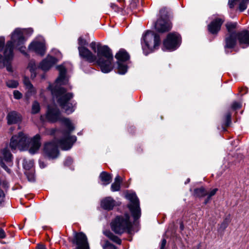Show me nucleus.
Here are the masks:
<instances>
[{
    "mask_svg": "<svg viewBox=\"0 0 249 249\" xmlns=\"http://www.w3.org/2000/svg\"><path fill=\"white\" fill-rule=\"evenodd\" d=\"M228 221L226 220H225L220 226V229H225L228 226Z\"/></svg>",
    "mask_w": 249,
    "mask_h": 249,
    "instance_id": "09e8293b",
    "label": "nucleus"
},
{
    "mask_svg": "<svg viewBox=\"0 0 249 249\" xmlns=\"http://www.w3.org/2000/svg\"><path fill=\"white\" fill-rule=\"evenodd\" d=\"M115 58L120 61H125L129 59V55L124 50L121 49L116 54Z\"/></svg>",
    "mask_w": 249,
    "mask_h": 249,
    "instance_id": "4be33fe9",
    "label": "nucleus"
},
{
    "mask_svg": "<svg viewBox=\"0 0 249 249\" xmlns=\"http://www.w3.org/2000/svg\"><path fill=\"white\" fill-rule=\"evenodd\" d=\"M103 249H116V247L108 241H106L104 245H103Z\"/></svg>",
    "mask_w": 249,
    "mask_h": 249,
    "instance_id": "4c0bfd02",
    "label": "nucleus"
},
{
    "mask_svg": "<svg viewBox=\"0 0 249 249\" xmlns=\"http://www.w3.org/2000/svg\"><path fill=\"white\" fill-rule=\"evenodd\" d=\"M7 70L8 71H12L11 68L10 67H9V66H8V67H7Z\"/></svg>",
    "mask_w": 249,
    "mask_h": 249,
    "instance_id": "680f3d73",
    "label": "nucleus"
},
{
    "mask_svg": "<svg viewBox=\"0 0 249 249\" xmlns=\"http://www.w3.org/2000/svg\"><path fill=\"white\" fill-rule=\"evenodd\" d=\"M14 96L15 99H19L22 97V94L19 91L15 90L14 91Z\"/></svg>",
    "mask_w": 249,
    "mask_h": 249,
    "instance_id": "37998d69",
    "label": "nucleus"
},
{
    "mask_svg": "<svg viewBox=\"0 0 249 249\" xmlns=\"http://www.w3.org/2000/svg\"><path fill=\"white\" fill-rule=\"evenodd\" d=\"M18 85V83L15 81H8L7 82V86L9 88H15Z\"/></svg>",
    "mask_w": 249,
    "mask_h": 249,
    "instance_id": "58836bf2",
    "label": "nucleus"
},
{
    "mask_svg": "<svg viewBox=\"0 0 249 249\" xmlns=\"http://www.w3.org/2000/svg\"><path fill=\"white\" fill-rule=\"evenodd\" d=\"M28 68L29 69L31 73L34 72L36 69L35 62L33 61H31L29 63Z\"/></svg>",
    "mask_w": 249,
    "mask_h": 249,
    "instance_id": "473e14b6",
    "label": "nucleus"
},
{
    "mask_svg": "<svg viewBox=\"0 0 249 249\" xmlns=\"http://www.w3.org/2000/svg\"><path fill=\"white\" fill-rule=\"evenodd\" d=\"M3 60V58L2 57V56L0 54V64L2 63V61Z\"/></svg>",
    "mask_w": 249,
    "mask_h": 249,
    "instance_id": "bf43d9fd",
    "label": "nucleus"
},
{
    "mask_svg": "<svg viewBox=\"0 0 249 249\" xmlns=\"http://www.w3.org/2000/svg\"><path fill=\"white\" fill-rule=\"evenodd\" d=\"M249 3V0H242L239 3V9L240 12L246 10L247 8V4Z\"/></svg>",
    "mask_w": 249,
    "mask_h": 249,
    "instance_id": "c85d7f7f",
    "label": "nucleus"
},
{
    "mask_svg": "<svg viewBox=\"0 0 249 249\" xmlns=\"http://www.w3.org/2000/svg\"><path fill=\"white\" fill-rule=\"evenodd\" d=\"M57 69L59 71L58 77L56 80V82L60 85H65L68 82V79L66 77V69L63 65L57 66Z\"/></svg>",
    "mask_w": 249,
    "mask_h": 249,
    "instance_id": "6ab92c4d",
    "label": "nucleus"
},
{
    "mask_svg": "<svg viewBox=\"0 0 249 249\" xmlns=\"http://www.w3.org/2000/svg\"><path fill=\"white\" fill-rule=\"evenodd\" d=\"M99 178L102 182V185L106 186L111 182L112 176L106 172H102L99 176Z\"/></svg>",
    "mask_w": 249,
    "mask_h": 249,
    "instance_id": "412c9836",
    "label": "nucleus"
},
{
    "mask_svg": "<svg viewBox=\"0 0 249 249\" xmlns=\"http://www.w3.org/2000/svg\"><path fill=\"white\" fill-rule=\"evenodd\" d=\"M25 174L29 181H34L35 180L34 174L33 171H26Z\"/></svg>",
    "mask_w": 249,
    "mask_h": 249,
    "instance_id": "7c9ffc66",
    "label": "nucleus"
},
{
    "mask_svg": "<svg viewBox=\"0 0 249 249\" xmlns=\"http://www.w3.org/2000/svg\"><path fill=\"white\" fill-rule=\"evenodd\" d=\"M37 248L38 249H46L42 245H38Z\"/></svg>",
    "mask_w": 249,
    "mask_h": 249,
    "instance_id": "4d7b16f0",
    "label": "nucleus"
},
{
    "mask_svg": "<svg viewBox=\"0 0 249 249\" xmlns=\"http://www.w3.org/2000/svg\"><path fill=\"white\" fill-rule=\"evenodd\" d=\"M25 30L19 28L16 29L11 35V40L8 41L5 47L4 55L7 60L11 59L13 56L14 44L23 53L25 54V47L23 46L25 39L23 36Z\"/></svg>",
    "mask_w": 249,
    "mask_h": 249,
    "instance_id": "39448f33",
    "label": "nucleus"
},
{
    "mask_svg": "<svg viewBox=\"0 0 249 249\" xmlns=\"http://www.w3.org/2000/svg\"><path fill=\"white\" fill-rule=\"evenodd\" d=\"M78 50L80 57L89 63L95 61L102 72L108 73L112 70L113 55L111 50L107 46H102L98 43L96 55L85 47H78Z\"/></svg>",
    "mask_w": 249,
    "mask_h": 249,
    "instance_id": "f257e3e1",
    "label": "nucleus"
},
{
    "mask_svg": "<svg viewBox=\"0 0 249 249\" xmlns=\"http://www.w3.org/2000/svg\"><path fill=\"white\" fill-rule=\"evenodd\" d=\"M236 35L225 34L224 40V48L225 50L234 48L237 43Z\"/></svg>",
    "mask_w": 249,
    "mask_h": 249,
    "instance_id": "4468645a",
    "label": "nucleus"
},
{
    "mask_svg": "<svg viewBox=\"0 0 249 249\" xmlns=\"http://www.w3.org/2000/svg\"><path fill=\"white\" fill-rule=\"evenodd\" d=\"M5 43V39L3 37H0V52H1L3 48Z\"/></svg>",
    "mask_w": 249,
    "mask_h": 249,
    "instance_id": "a18cd8bd",
    "label": "nucleus"
},
{
    "mask_svg": "<svg viewBox=\"0 0 249 249\" xmlns=\"http://www.w3.org/2000/svg\"><path fill=\"white\" fill-rule=\"evenodd\" d=\"M40 136L36 134L32 139L29 138L22 132L12 137L10 147L12 150L18 149L21 151L28 150L31 154H35L38 151L40 146Z\"/></svg>",
    "mask_w": 249,
    "mask_h": 249,
    "instance_id": "f03ea898",
    "label": "nucleus"
},
{
    "mask_svg": "<svg viewBox=\"0 0 249 249\" xmlns=\"http://www.w3.org/2000/svg\"><path fill=\"white\" fill-rule=\"evenodd\" d=\"M23 83L25 86L26 89L28 90V92H29L31 95L36 93V89L34 87L28 77H24L23 79Z\"/></svg>",
    "mask_w": 249,
    "mask_h": 249,
    "instance_id": "5701e85b",
    "label": "nucleus"
},
{
    "mask_svg": "<svg viewBox=\"0 0 249 249\" xmlns=\"http://www.w3.org/2000/svg\"><path fill=\"white\" fill-rule=\"evenodd\" d=\"M6 119L9 125L18 124L21 121V115L16 111H11L8 113Z\"/></svg>",
    "mask_w": 249,
    "mask_h": 249,
    "instance_id": "dca6fc26",
    "label": "nucleus"
},
{
    "mask_svg": "<svg viewBox=\"0 0 249 249\" xmlns=\"http://www.w3.org/2000/svg\"><path fill=\"white\" fill-rule=\"evenodd\" d=\"M224 20L220 18H217L213 20L208 25V31L212 34L216 35L221 29V26Z\"/></svg>",
    "mask_w": 249,
    "mask_h": 249,
    "instance_id": "2eb2a0df",
    "label": "nucleus"
},
{
    "mask_svg": "<svg viewBox=\"0 0 249 249\" xmlns=\"http://www.w3.org/2000/svg\"><path fill=\"white\" fill-rule=\"evenodd\" d=\"M179 228H180V231H182L183 230L184 228L183 222L181 221H179Z\"/></svg>",
    "mask_w": 249,
    "mask_h": 249,
    "instance_id": "603ef678",
    "label": "nucleus"
},
{
    "mask_svg": "<svg viewBox=\"0 0 249 249\" xmlns=\"http://www.w3.org/2000/svg\"><path fill=\"white\" fill-rule=\"evenodd\" d=\"M118 73L121 74H124L127 71V66L122 64L121 62L118 63Z\"/></svg>",
    "mask_w": 249,
    "mask_h": 249,
    "instance_id": "cd10ccee",
    "label": "nucleus"
},
{
    "mask_svg": "<svg viewBox=\"0 0 249 249\" xmlns=\"http://www.w3.org/2000/svg\"><path fill=\"white\" fill-rule=\"evenodd\" d=\"M167 13L165 8L160 9V18L158 19L155 23V28L158 32L163 33L171 30L172 27L171 22L167 18H163V17L167 16Z\"/></svg>",
    "mask_w": 249,
    "mask_h": 249,
    "instance_id": "6e6552de",
    "label": "nucleus"
},
{
    "mask_svg": "<svg viewBox=\"0 0 249 249\" xmlns=\"http://www.w3.org/2000/svg\"><path fill=\"white\" fill-rule=\"evenodd\" d=\"M166 244V240L165 239H162L160 249H164Z\"/></svg>",
    "mask_w": 249,
    "mask_h": 249,
    "instance_id": "3c124183",
    "label": "nucleus"
},
{
    "mask_svg": "<svg viewBox=\"0 0 249 249\" xmlns=\"http://www.w3.org/2000/svg\"><path fill=\"white\" fill-rule=\"evenodd\" d=\"M73 162V160L71 158L68 157L66 159L64 164L65 166H70Z\"/></svg>",
    "mask_w": 249,
    "mask_h": 249,
    "instance_id": "79ce46f5",
    "label": "nucleus"
},
{
    "mask_svg": "<svg viewBox=\"0 0 249 249\" xmlns=\"http://www.w3.org/2000/svg\"><path fill=\"white\" fill-rule=\"evenodd\" d=\"M48 89L51 91L53 96L56 97L58 104L66 113L70 114L74 111V106L71 102L73 97L72 93L67 92L65 88L56 86L53 88L50 85Z\"/></svg>",
    "mask_w": 249,
    "mask_h": 249,
    "instance_id": "20e7f679",
    "label": "nucleus"
},
{
    "mask_svg": "<svg viewBox=\"0 0 249 249\" xmlns=\"http://www.w3.org/2000/svg\"><path fill=\"white\" fill-rule=\"evenodd\" d=\"M115 201L111 197H107L101 201V206L106 210H112L115 206Z\"/></svg>",
    "mask_w": 249,
    "mask_h": 249,
    "instance_id": "aec40b11",
    "label": "nucleus"
},
{
    "mask_svg": "<svg viewBox=\"0 0 249 249\" xmlns=\"http://www.w3.org/2000/svg\"><path fill=\"white\" fill-rule=\"evenodd\" d=\"M237 25V24L236 22H227L225 25L228 31V33L226 34L237 35V32H236L235 31Z\"/></svg>",
    "mask_w": 249,
    "mask_h": 249,
    "instance_id": "b1692460",
    "label": "nucleus"
},
{
    "mask_svg": "<svg viewBox=\"0 0 249 249\" xmlns=\"http://www.w3.org/2000/svg\"><path fill=\"white\" fill-rule=\"evenodd\" d=\"M5 231L1 228H0V233H5Z\"/></svg>",
    "mask_w": 249,
    "mask_h": 249,
    "instance_id": "13d9d810",
    "label": "nucleus"
},
{
    "mask_svg": "<svg viewBox=\"0 0 249 249\" xmlns=\"http://www.w3.org/2000/svg\"><path fill=\"white\" fill-rule=\"evenodd\" d=\"M143 39L145 46L151 51L158 48L160 43V36L153 31H147Z\"/></svg>",
    "mask_w": 249,
    "mask_h": 249,
    "instance_id": "1a4fd4ad",
    "label": "nucleus"
},
{
    "mask_svg": "<svg viewBox=\"0 0 249 249\" xmlns=\"http://www.w3.org/2000/svg\"><path fill=\"white\" fill-rule=\"evenodd\" d=\"M231 114L230 112H227L225 115V126H229L231 124Z\"/></svg>",
    "mask_w": 249,
    "mask_h": 249,
    "instance_id": "2f4dec72",
    "label": "nucleus"
},
{
    "mask_svg": "<svg viewBox=\"0 0 249 249\" xmlns=\"http://www.w3.org/2000/svg\"><path fill=\"white\" fill-rule=\"evenodd\" d=\"M34 163V161L32 160L24 159L22 164L23 168L28 171L33 167Z\"/></svg>",
    "mask_w": 249,
    "mask_h": 249,
    "instance_id": "a878e982",
    "label": "nucleus"
},
{
    "mask_svg": "<svg viewBox=\"0 0 249 249\" xmlns=\"http://www.w3.org/2000/svg\"><path fill=\"white\" fill-rule=\"evenodd\" d=\"M29 49L41 55H43L45 53L44 44L38 41L31 43L29 46Z\"/></svg>",
    "mask_w": 249,
    "mask_h": 249,
    "instance_id": "f3484780",
    "label": "nucleus"
},
{
    "mask_svg": "<svg viewBox=\"0 0 249 249\" xmlns=\"http://www.w3.org/2000/svg\"><path fill=\"white\" fill-rule=\"evenodd\" d=\"M39 165L41 168H44L45 167V165L44 162L41 161H39Z\"/></svg>",
    "mask_w": 249,
    "mask_h": 249,
    "instance_id": "5fc2aeb1",
    "label": "nucleus"
},
{
    "mask_svg": "<svg viewBox=\"0 0 249 249\" xmlns=\"http://www.w3.org/2000/svg\"><path fill=\"white\" fill-rule=\"evenodd\" d=\"M46 118L50 122L55 123L59 121L64 124L68 128V131L64 133H71L74 129V127L71 120L68 118L63 117L59 109L56 106H48Z\"/></svg>",
    "mask_w": 249,
    "mask_h": 249,
    "instance_id": "0eeeda50",
    "label": "nucleus"
},
{
    "mask_svg": "<svg viewBox=\"0 0 249 249\" xmlns=\"http://www.w3.org/2000/svg\"><path fill=\"white\" fill-rule=\"evenodd\" d=\"M176 228L175 223L172 222L169 224L167 232H171L172 233H175L176 231Z\"/></svg>",
    "mask_w": 249,
    "mask_h": 249,
    "instance_id": "c9c22d12",
    "label": "nucleus"
},
{
    "mask_svg": "<svg viewBox=\"0 0 249 249\" xmlns=\"http://www.w3.org/2000/svg\"><path fill=\"white\" fill-rule=\"evenodd\" d=\"M97 46L96 42H92L90 44L89 46L92 49V50L95 52L97 53Z\"/></svg>",
    "mask_w": 249,
    "mask_h": 249,
    "instance_id": "49530a36",
    "label": "nucleus"
},
{
    "mask_svg": "<svg viewBox=\"0 0 249 249\" xmlns=\"http://www.w3.org/2000/svg\"><path fill=\"white\" fill-rule=\"evenodd\" d=\"M5 195L3 191L0 188V203H1L4 199Z\"/></svg>",
    "mask_w": 249,
    "mask_h": 249,
    "instance_id": "de8ad7c7",
    "label": "nucleus"
},
{
    "mask_svg": "<svg viewBox=\"0 0 249 249\" xmlns=\"http://www.w3.org/2000/svg\"><path fill=\"white\" fill-rule=\"evenodd\" d=\"M120 189V184L113 182L111 185V190L112 192L118 191Z\"/></svg>",
    "mask_w": 249,
    "mask_h": 249,
    "instance_id": "e433bc0d",
    "label": "nucleus"
},
{
    "mask_svg": "<svg viewBox=\"0 0 249 249\" xmlns=\"http://www.w3.org/2000/svg\"><path fill=\"white\" fill-rule=\"evenodd\" d=\"M76 137L69 133H63V138L59 141L54 140L45 143L43 147L44 155L50 159L57 158L59 155L58 147L63 150H69L76 141Z\"/></svg>",
    "mask_w": 249,
    "mask_h": 249,
    "instance_id": "7ed1b4c3",
    "label": "nucleus"
},
{
    "mask_svg": "<svg viewBox=\"0 0 249 249\" xmlns=\"http://www.w3.org/2000/svg\"><path fill=\"white\" fill-rule=\"evenodd\" d=\"M78 43L79 45L78 47H85V46L88 45L87 41L82 37H79L78 39Z\"/></svg>",
    "mask_w": 249,
    "mask_h": 249,
    "instance_id": "72a5a7b5",
    "label": "nucleus"
},
{
    "mask_svg": "<svg viewBox=\"0 0 249 249\" xmlns=\"http://www.w3.org/2000/svg\"><path fill=\"white\" fill-rule=\"evenodd\" d=\"M75 233H78V232H76ZM79 233L82 234V233H83L81 232H79Z\"/></svg>",
    "mask_w": 249,
    "mask_h": 249,
    "instance_id": "0e129e2a",
    "label": "nucleus"
},
{
    "mask_svg": "<svg viewBox=\"0 0 249 249\" xmlns=\"http://www.w3.org/2000/svg\"><path fill=\"white\" fill-rule=\"evenodd\" d=\"M110 6L112 8V9L116 12H119L122 11L124 8V7L120 8L116 4L112 3H110Z\"/></svg>",
    "mask_w": 249,
    "mask_h": 249,
    "instance_id": "f704fd0d",
    "label": "nucleus"
},
{
    "mask_svg": "<svg viewBox=\"0 0 249 249\" xmlns=\"http://www.w3.org/2000/svg\"><path fill=\"white\" fill-rule=\"evenodd\" d=\"M190 182V179L189 178H188L187 181L185 182V184H186L187 183H188Z\"/></svg>",
    "mask_w": 249,
    "mask_h": 249,
    "instance_id": "e2e57ef3",
    "label": "nucleus"
},
{
    "mask_svg": "<svg viewBox=\"0 0 249 249\" xmlns=\"http://www.w3.org/2000/svg\"><path fill=\"white\" fill-rule=\"evenodd\" d=\"M57 62V59L51 56H48L40 64V68L43 71L49 70Z\"/></svg>",
    "mask_w": 249,
    "mask_h": 249,
    "instance_id": "a211bd4d",
    "label": "nucleus"
},
{
    "mask_svg": "<svg viewBox=\"0 0 249 249\" xmlns=\"http://www.w3.org/2000/svg\"><path fill=\"white\" fill-rule=\"evenodd\" d=\"M13 155L6 147L0 151V165L6 171L9 172L10 170L7 165H12Z\"/></svg>",
    "mask_w": 249,
    "mask_h": 249,
    "instance_id": "9b49d317",
    "label": "nucleus"
},
{
    "mask_svg": "<svg viewBox=\"0 0 249 249\" xmlns=\"http://www.w3.org/2000/svg\"><path fill=\"white\" fill-rule=\"evenodd\" d=\"M242 105L240 103L237 102H234L232 103L231 105V108L233 110H236L241 108Z\"/></svg>",
    "mask_w": 249,
    "mask_h": 249,
    "instance_id": "a19ab883",
    "label": "nucleus"
},
{
    "mask_svg": "<svg viewBox=\"0 0 249 249\" xmlns=\"http://www.w3.org/2000/svg\"><path fill=\"white\" fill-rule=\"evenodd\" d=\"M40 105L37 101H34L32 104L31 112L32 114H36L40 111Z\"/></svg>",
    "mask_w": 249,
    "mask_h": 249,
    "instance_id": "bb28decb",
    "label": "nucleus"
},
{
    "mask_svg": "<svg viewBox=\"0 0 249 249\" xmlns=\"http://www.w3.org/2000/svg\"><path fill=\"white\" fill-rule=\"evenodd\" d=\"M121 182H122V179H121V177H120L119 175H117L115 178L114 182H116L117 183L121 184Z\"/></svg>",
    "mask_w": 249,
    "mask_h": 249,
    "instance_id": "8fccbe9b",
    "label": "nucleus"
},
{
    "mask_svg": "<svg viewBox=\"0 0 249 249\" xmlns=\"http://www.w3.org/2000/svg\"><path fill=\"white\" fill-rule=\"evenodd\" d=\"M5 237V234H0V238H4Z\"/></svg>",
    "mask_w": 249,
    "mask_h": 249,
    "instance_id": "052dcab7",
    "label": "nucleus"
},
{
    "mask_svg": "<svg viewBox=\"0 0 249 249\" xmlns=\"http://www.w3.org/2000/svg\"><path fill=\"white\" fill-rule=\"evenodd\" d=\"M211 198H209V197L208 196L207 198L204 201V204H206L208 203V202L210 200Z\"/></svg>",
    "mask_w": 249,
    "mask_h": 249,
    "instance_id": "6e6d98bb",
    "label": "nucleus"
},
{
    "mask_svg": "<svg viewBox=\"0 0 249 249\" xmlns=\"http://www.w3.org/2000/svg\"><path fill=\"white\" fill-rule=\"evenodd\" d=\"M237 38L240 46L245 48L249 46V32L243 30L237 33Z\"/></svg>",
    "mask_w": 249,
    "mask_h": 249,
    "instance_id": "ddd939ff",
    "label": "nucleus"
},
{
    "mask_svg": "<svg viewBox=\"0 0 249 249\" xmlns=\"http://www.w3.org/2000/svg\"><path fill=\"white\" fill-rule=\"evenodd\" d=\"M107 237L118 244H121V239L116 234H107Z\"/></svg>",
    "mask_w": 249,
    "mask_h": 249,
    "instance_id": "c756f323",
    "label": "nucleus"
},
{
    "mask_svg": "<svg viewBox=\"0 0 249 249\" xmlns=\"http://www.w3.org/2000/svg\"><path fill=\"white\" fill-rule=\"evenodd\" d=\"M131 203L128 204L131 214L135 221L140 218L141 215V211L140 207V202L138 198L135 194L131 193L128 194L126 196Z\"/></svg>",
    "mask_w": 249,
    "mask_h": 249,
    "instance_id": "9d476101",
    "label": "nucleus"
},
{
    "mask_svg": "<svg viewBox=\"0 0 249 249\" xmlns=\"http://www.w3.org/2000/svg\"><path fill=\"white\" fill-rule=\"evenodd\" d=\"M111 230L115 233H131L137 232L134 230L131 222L130 221L129 214L125 213L124 215L117 216L110 223Z\"/></svg>",
    "mask_w": 249,
    "mask_h": 249,
    "instance_id": "423d86ee",
    "label": "nucleus"
},
{
    "mask_svg": "<svg viewBox=\"0 0 249 249\" xmlns=\"http://www.w3.org/2000/svg\"><path fill=\"white\" fill-rule=\"evenodd\" d=\"M208 192L205 188L201 187L194 189L193 195L195 197H202L207 195Z\"/></svg>",
    "mask_w": 249,
    "mask_h": 249,
    "instance_id": "393cba45",
    "label": "nucleus"
},
{
    "mask_svg": "<svg viewBox=\"0 0 249 249\" xmlns=\"http://www.w3.org/2000/svg\"><path fill=\"white\" fill-rule=\"evenodd\" d=\"M36 76V71H34V72L31 73V77L32 79H34Z\"/></svg>",
    "mask_w": 249,
    "mask_h": 249,
    "instance_id": "864d4df0",
    "label": "nucleus"
},
{
    "mask_svg": "<svg viewBox=\"0 0 249 249\" xmlns=\"http://www.w3.org/2000/svg\"><path fill=\"white\" fill-rule=\"evenodd\" d=\"M180 36L175 33L169 34L163 41L164 46L168 50H175L179 45Z\"/></svg>",
    "mask_w": 249,
    "mask_h": 249,
    "instance_id": "f8f14e48",
    "label": "nucleus"
},
{
    "mask_svg": "<svg viewBox=\"0 0 249 249\" xmlns=\"http://www.w3.org/2000/svg\"><path fill=\"white\" fill-rule=\"evenodd\" d=\"M217 191H218V189H217V188L213 189L210 192H209V193L208 192L207 196H208L209 197V198H211L212 196H213L216 194V193L217 192Z\"/></svg>",
    "mask_w": 249,
    "mask_h": 249,
    "instance_id": "c03bdc74",
    "label": "nucleus"
},
{
    "mask_svg": "<svg viewBox=\"0 0 249 249\" xmlns=\"http://www.w3.org/2000/svg\"><path fill=\"white\" fill-rule=\"evenodd\" d=\"M137 5V0H131L130 1L129 8L130 10L134 9L136 8Z\"/></svg>",
    "mask_w": 249,
    "mask_h": 249,
    "instance_id": "ea45409f",
    "label": "nucleus"
}]
</instances>
